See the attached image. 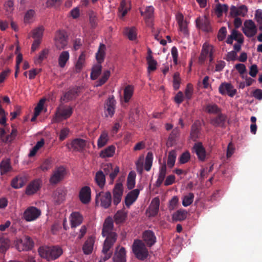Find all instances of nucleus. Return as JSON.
Listing matches in <instances>:
<instances>
[{
  "instance_id": "f03ea898",
  "label": "nucleus",
  "mask_w": 262,
  "mask_h": 262,
  "mask_svg": "<svg viewBox=\"0 0 262 262\" xmlns=\"http://www.w3.org/2000/svg\"><path fill=\"white\" fill-rule=\"evenodd\" d=\"M106 47L103 43H100L98 50L96 54V58L98 63L94 65L92 68L91 78L92 80H96L102 71L101 63L104 61L105 56Z\"/></svg>"
},
{
  "instance_id": "6ab92c4d",
  "label": "nucleus",
  "mask_w": 262,
  "mask_h": 262,
  "mask_svg": "<svg viewBox=\"0 0 262 262\" xmlns=\"http://www.w3.org/2000/svg\"><path fill=\"white\" fill-rule=\"evenodd\" d=\"M41 182L40 180H35L29 183L26 189V193L30 195L36 193L40 188Z\"/></svg>"
},
{
  "instance_id": "9d476101",
  "label": "nucleus",
  "mask_w": 262,
  "mask_h": 262,
  "mask_svg": "<svg viewBox=\"0 0 262 262\" xmlns=\"http://www.w3.org/2000/svg\"><path fill=\"white\" fill-rule=\"evenodd\" d=\"M18 251H28L33 247V243L31 238L28 236H25L22 239L18 241L16 244Z\"/></svg>"
},
{
  "instance_id": "7ed1b4c3",
  "label": "nucleus",
  "mask_w": 262,
  "mask_h": 262,
  "mask_svg": "<svg viewBox=\"0 0 262 262\" xmlns=\"http://www.w3.org/2000/svg\"><path fill=\"white\" fill-rule=\"evenodd\" d=\"M132 251L136 257L144 261L148 257L149 253L145 244L141 240H135L132 245Z\"/></svg>"
},
{
  "instance_id": "473e14b6",
  "label": "nucleus",
  "mask_w": 262,
  "mask_h": 262,
  "mask_svg": "<svg viewBox=\"0 0 262 262\" xmlns=\"http://www.w3.org/2000/svg\"><path fill=\"white\" fill-rule=\"evenodd\" d=\"M115 151V146L113 145L110 146L101 151L100 153V157L102 158L112 157L113 156Z\"/></svg>"
},
{
  "instance_id": "37998d69",
  "label": "nucleus",
  "mask_w": 262,
  "mask_h": 262,
  "mask_svg": "<svg viewBox=\"0 0 262 262\" xmlns=\"http://www.w3.org/2000/svg\"><path fill=\"white\" fill-rule=\"evenodd\" d=\"M214 10L217 16H220L223 12H227L228 6L226 4L222 5L219 3L216 5Z\"/></svg>"
},
{
  "instance_id": "72a5a7b5",
  "label": "nucleus",
  "mask_w": 262,
  "mask_h": 262,
  "mask_svg": "<svg viewBox=\"0 0 262 262\" xmlns=\"http://www.w3.org/2000/svg\"><path fill=\"white\" fill-rule=\"evenodd\" d=\"M179 130L178 128H176L172 130L167 142V145L168 146L171 147L176 143V139L179 135Z\"/></svg>"
},
{
  "instance_id": "f3484780",
  "label": "nucleus",
  "mask_w": 262,
  "mask_h": 262,
  "mask_svg": "<svg viewBox=\"0 0 262 262\" xmlns=\"http://www.w3.org/2000/svg\"><path fill=\"white\" fill-rule=\"evenodd\" d=\"M248 12V8L245 5H242L237 8L235 6H232L230 8V15L232 17L241 16L245 17Z\"/></svg>"
},
{
  "instance_id": "680f3d73",
  "label": "nucleus",
  "mask_w": 262,
  "mask_h": 262,
  "mask_svg": "<svg viewBox=\"0 0 262 262\" xmlns=\"http://www.w3.org/2000/svg\"><path fill=\"white\" fill-rule=\"evenodd\" d=\"M49 52V51L47 49H45L41 51L39 54L37 59H36V62L38 63L41 62L43 59L47 58Z\"/></svg>"
},
{
  "instance_id": "4d7b16f0",
  "label": "nucleus",
  "mask_w": 262,
  "mask_h": 262,
  "mask_svg": "<svg viewBox=\"0 0 262 262\" xmlns=\"http://www.w3.org/2000/svg\"><path fill=\"white\" fill-rule=\"evenodd\" d=\"M180 80L179 73L178 72L175 73L173 76V86L174 90H177L179 89Z\"/></svg>"
},
{
  "instance_id": "cd10ccee",
  "label": "nucleus",
  "mask_w": 262,
  "mask_h": 262,
  "mask_svg": "<svg viewBox=\"0 0 262 262\" xmlns=\"http://www.w3.org/2000/svg\"><path fill=\"white\" fill-rule=\"evenodd\" d=\"M113 262H126V253L125 248H121L116 250L113 257Z\"/></svg>"
},
{
  "instance_id": "de8ad7c7",
  "label": "nucleus",
  "mask_w": 262,
  "mask_h": 262,
  "mask_svg": "<svg viewBox=\"0 0 262 262\" xmlns=\"http://www.w3.org/2000/svg\"><path fill=\"white\" fill-rule=\"evenodd\" d=\"M194 194L193 193L190 192L188 195L184 196L182 204L184 206L187 207L192 204L193 201Z\"/></svg>"
},
{
  "instance_id": "a211bd4d",
  "label": "nucleus",
  "mask_w": 262,
  "mask_h": 262,
  "mask_svg": "<svg viewBox=\"0 0 262 262\" xmlns=\"http://www.w3.org/2000/svg\"><path fill=\"white\" fill-rule=\"evenodd\" d=\"M115 105L116 101L114 96L109 97L106 101L105 105V115L106 116H113L115 112Z\"/></svg>"
},
{
  "instance_id": "e2e57ef3",
  "label": "nucleus",
  "mask_w": 262,
  "mask_h": 262,
  "mask_svg": "<svg viewBox=\"0 0 262 262\" xmlns=\"http://www.w3.org/2000/svg\"><path fill=\"white\" fill-rule=\"evenodd\" d=\"M227 34V29L225 27H222L219 31L217 34V38L220 41H223L226 37Z\"/></svg>"
},
{
  "instance_id": "8fccbe9b",
  "label": "nucleus",
  "mask_w": 262,
  "mask_h": 262,
  "mask_svg": "<svg viewBox=\"0 0 262 262\" xmlns=\"http://www.w3.org/2000/svg\"><path fill=\"white\" fill-rule=\"evenodd\" d=\"M77 94V92L76 90H70L64 94L63 100L67 101L71 100L76 97Z\"/></svg>"
},
{
  "instance_id": "dca6fc26",
  "label": "nucleus",
  "mask_w": 262,
  "mask_h": 262,
  "mask_svg": "<svg viewBox=\"0 0 262 262\" xmlns=\"http://www.w3.org/2000/svg\"><path fill=\"white\" fill-rule=\"evenodd\" d=\"M13 128L10 135H6V131L4 129H0V139L5 143H10L13 141L17 136V130L12 126Z\"/></svg>"
},
{
  "instance_id": "20e7f679",
  "label": "nucleus",
  "mask_w": 262,
  "mask_h": 262,
  "mask_svg": "<svg viewBox=\"0 0 262 262\" xmlns=\"http://www.w3.org/2000/svg\"><path fill=\"white\" fill-rule=\"evenodd\" d=\"M123 204V209L117 211L114 216V221L117 224L124 223L127 218V211H125V206L129 208L131 206V191L128 192L126 195Z\"/></svg>"
},
{
  "instance_id": "ddd939ff",
  "label": "nucleus",
  "mask_w": 262,
  "mask_h": 262,
  "mask_svg": "<svg viewBox=\"0 0 262 262\" xmlns=\"http://www.w3.org/2000/svg\"><path fill=\"white\" fill-rule=\"evenodd\" d=\"M66 174V169L63 167L57 168L53 172L50 179L52 184H56L63 179Z\"/></svg>"
},
{
  "instance_id": "5fc2aeb1",
  "label": "nucleus",
  "mask_w": 262,
  "mask_h": 262,
  "mask_svg": "<svg viewBox=\"0 0 262 262\" xmlns=\"http://www.w3.org/2000/svg\"><path fill=\"white\" fill-rule=\"evenodd\" d=\"M200 129L195 124H193L191 126L190 136L192 140H195L199 137Z\"/></svg>"
},
{
  "instance_id": "a18cd8bd",
  "label": "nucleus",
  "mask_w": 262,
  "mask_h": 262,
  "mask_svg": "<svg viewBox=\"0 0 262 262\" xmlns=\"http://www.w3.org/2000/svg\"><path fill=\"white\" fill-rule=\"evenodd\" d=\"M147 61L148 66V71L150 72L155 71L157 69V61L150 55L147 57Z\"/></svg>"
},
{
  "instance_id": "f704fd0d",
  "label": "nucleus",
  "mask_w": 262,
  "mask_h": 262,
  "mask_svg": "<svg viewBox=\"0 0 262 262\" xmlns=\"http://www.w3.org/2000/svg\"><path fill=\"white\" fill-rule=\"evenodd\" d=\"M85 60V55L82 52L79 56L78 59L75 64V71L79 73L84 66Z\"/></svg>"
},
{
  "instance_id": "7c9ffc66",
  "label": "nucleus",
  "mask_w": 262,
  "mask_h": 262,
  "mask_svg": "<svg viewBox=\"0 0 262 262\" xmlns=\"http://www.w3.org/2000/svg\"><path fill=\"white\" fill-rule=\"evenodd\" d=\"M70 58V54L68 51H62L59 55L58 62L59 66L63 68Z\"/></svg>"
},
{
  "instance_id": "603ef678",
  "label": "nucleus",
  "mask_w": 262,
  "mask_h": 262,
  "mask_svg": "<svg viewBox=\"0 0 262 262\" xmlns=\"http://www.w3.org/2000/svg\"><path fill=\"white\" fill-rule=\"evenodd\" d=\"M63 2V0H47L46 2L47 8L59 7Z\"/></svg>"
},
{
  "instance_id": "6e6552de",
  "label": "nucleus",
  "mask_w": 262,
  "mask_h": 262,
  "mask_svg": "<svg viewBox=\"0 0 262 262\" xmlns=\"http://www.w3.org/2000/svg\"><path fill=\"white\" fill-rule=\"evenodd\" d=\"M242 31L248 37H253L257 33V27L251 19L246 20L244 23Z\"/></svg>"
},
{
  "instance_id": "338daca9",
  "label": "nucleus",
  "mask_w": 262,
  "mask_h": 262,
  "mask_svg": "<svg viewBox=\"0 0 262 262\" xmlns=\"http://www.w3.org/2000/svg\"><path fill=\"white\" fill-rule=\"evenodd\" d=\"M45 102V99H42L40 100L39 102L38 103L37 106L34 108V113L36 114L39 115L41 111L43 109V106Z\"/></svg>"
},
{
  "instance_id": "09e8293b",
  "label": "nucleus",
  "mask_w": 262,
  "mask_h": 262,
  "mask_svg": "<svg viewBox=\"0 0 262 262\" xmlns=\"http://www.w3.org/2000/svg\"><path fill=\"white\" fill-rule=\"evenodd\" d=\"M11 168L10 164L8 161H2L0 164V170L2 174L8 172Z\"/></svg>"
},
{
  "instance_id": "412c9836",
  "label": "nucleus",
  "mask_w": 262,
  "mask_h": 262,
  "mask_svg": "<svg viewBox=\"0 0 262 262\" xmlns=\"http://www.w3.org/2000/svg\"><path fill=\"white\" fill-rule=\"evenodd\" d=\"M70 221L71 228H75L82 223L83 216L78 212H74L70 215Z\"/></svg>"
},
{
  "instance_id": "9b49d317",
  "label": "nucleus",
  "mask_w": 262,
  "mask_h": 262,
  "mask_svg": "<svg viewBox=\"0 0 262 262\" xmlns=\"http://www.w3.org/2000/svg\"><path fill=\"white\" fill-rule=\"evenodd\" d=\"M219 93L222 95H228L233 97L236 93V90L230 83H222L219 88Z\"/></svg>"
},
{
  "instance_id": "c9c22d12",
  "label": "nucleus",
  "mask_w": 262,
  "mask_h": 262,
  "mask_svg": "<svg viewBox=\"0 0 262 262\" xmlns=\"http://www.w3.org/2000/svg\"><path fill=\"white\" fill-rule=\"evenodd\" d=\"M153 154L151 152H148L145 159L144 169L146 171H149L152 165Z\"/></svg>"
},
{
  "instance_id": "3c124183",
  "label": "nucleus",
  "mask_w": 262,
  "mask_h": 262,
  "mask_svg": "<svg viewBox=\"0 0 262 262\" xmlns=\"http://www.w3.org/2000/svg\"><path fill=\"white\" fill-rule=\"evenodd\" d=\"M144 156H141L136 162V169L138 172L141 174L143 171Z\"/></svg>"
},
{
  "instance_id": "5701e85b",
  "label": "nucleus",
  "mask_w": 262,
  "mask_h": 262,
  "mask_svg": "<svg viewBox=\"0 0 262 262\" xmlns=\"http://www.w3.org/2000/svg\"><path fill=\"white\" fill-rule=\"evenodd\" d=\"M143 238L146 245L150 247L156 242V237L153 231L146 230L143 232Z\"/></svg>"
},
{
  "instance_id": "393cba45",
  "label": "nucleus",
  "mask_w": 262,
  "mask_h": 262,
  "mask_svg": "<svg viewBox=\"0 0 262 262\" xmlns=\"http://www.w3.org/2000/svg\"><path fill=\"white\" fill-rule=\"evenodd\" d=\"M79 199L82 203L88 204L91 200V189L88 186L81 188L79 192Z\"/></svg>"
},
{
  "instance_id": "58836bf2",
  "label": "nucleus",
  "mask_w": 262,
  "mask_h": 262,
  "mask_svg": "<svg viewBox=\"0 0 262 262\" xmlns=\"http://www.w3.org/2000/svg\"><path fill=\"white\" fill-rule=\"evenodd\" d=\"M108 140V134L105 132H103L99 137L97 141L98 148H102L105 146Z\"/></svg>"
},
{
  "instance_id": "1a4fd4ad",
  "label": "nucleus",
  "mask_w": 262,
  "mask_h": 262,
  "mask_svg": "<svg viewBox=\"0 0 262 262\" xmlns=\"http://www.w3.org/2000/svg\"><path fill=\"white\" fill-rule=\"evenodd\" d=\"M41 214L39 209L35 207H30L28 208L24 213V218L28 222H31L37 219Z\"/></svg>"
},
{
  "instance_id": "f257e3e1",
  "label": "nucleus",
  "mask_w": 262,
  "mask_h": 262,
  "mask_svg": "<svg viewBox=\"0 0 262 262\" xmlns=\"http://www.w3.org/2000/svg\"><path fill=\"white\" fill-rule=\"evenodd\" d=\"M114 224L111 217L106 218L104 222L102 230V235L106 238L103 243L102 250L103 256H101L100 262H104L111 258L112 255L111 248L116 242L117 238V234L113 231Z\"/></svg>"
},
{
  "instance_id": "2eb2a0df",
  "label": "nucleus",
  "mask_w": 262,
  "mask_h": 262,
  "mask_svg": "<svg viewBox=\"0 0 262 262\" xmlns=\"http://www.w3.org/2000/svg\"><path fill=\"white\" fill-rule=\"evenodd\" d=\"M160 206V200L158 197L153 199L147 210L149 217H154L157 215Z\"/></svg>"
},
{
  "instance_id": "aec40b11",
  "label": "nucleus",
  "mask_w": 262,
  "mask_h": 262,
  "mask_svg": "<svg viewBox=\"0 0 262 262\" xmlns=\"http://www.w3.org/2000/svg\"><path fill=\"white\" fill-rule=\"evenodd\" d=\"M212 50H213V46L207 43L203 45L200 56L199 58V62L200 64H203L205 61L207 56L209 55Z\"/></svg>"
},
{
  "instance_id": "4468645a",
  "label": "nucleus",
  "mask_w": 262,
  "mask_h": 262,
  "mask_svg": "<svg viewBox=\"0 0 262 262\" xmlns=\"http://www.w3.org/2000/svg\"><path fill=\"white\" fill-rule=\"evenodd\" d=\"M86 143L85 140L76 138L73 140L70 144H68L67 146L70 149H72L75 151H81L85 148Z\"/></svg>"
},
{
  "instance_id": "bf43d9fd",
  "label": "nucleus",
  "mask_w": 262,
  "mask_h": 262,
  "mask_svg": "<svg viewBox=\"0 0 262 262\" xmlns=\"http://www.w3.org/2000/svg\"><path fill=\"white\" fill-rule=\"evenodd\" d=\"M178 25L179 31L183 34L185 37H188L189 36V31L187 27V22L185 21Z\"/></svg>"
},
{
  "instance_id": "0eeeda50",
  "label": "nucleus",
  "mask_w": 262,
  "mask_h": 262,
  "mask_svg": "<svg viewBox=\"0 0 262 262\" xmlns=\"http://www.w3.org/2000/svg\"><path fill=\"white\" fill-rule=\"evenodd\" d=\"M54 44L59 50L64 49L68 45V36L64 30H58L54 37Z\"/></svg>"
},
{
  "instance_id": "6e6d98bb",
  "label": "nucleus",
  "mask_w": 262,
  "mask_h": 262,
  "mask_svg": "<svg viewBox=\"0 0 262 262\" xmlns=\"http://www.w3.org/2000/svg\"><path fill=\"white\" fill-rule=\"evenodd\" d=\"M190 159V155L188 151H185L181 154L179 158L180 164H185L189 161Z\"/></svg>"
},
{
  "instance_id": "052dcab7",
  "label": "nucleus",
  "mask_w": 262,
  "mask_h": 262,
  "mask_svg": "<svg viewBox=\"0 0 262 262\" xmlns=\"http://www.w3.org/2000/svg\"><path fill=\"white\" fill-rule=\"evenodd\" d=\"M131 99V86H127L124 90V101L125 102H128Z\"/></svg>"
},
{
  "instance_id": "13d9d810",
  "label": "nucleus",
  "mask_w": 262,
  "mask_h": 262,
  "mask_svg": "<svg viewBox=\"0 0 262 262\" xmlns=\"http://www.w3.org/2000/svg\"><path fill=\"white\" fill-rule=\"evenodd\" d=\"M113 194H123V186L120 182H118L114 186L112 191Z\"/></svg>"
},
{
  "instance_id": "b1692460",
  "label": "nucleus",
  "mask_w": 262,
  "mask_h": 262,
  "mask_svg": "<svg viewBox=\"0 0 262 262\" xmlns=\"http://www.w3.org/2000/svg\"><path fill=\"white\" fill-rule=\"evenodd\" d=\"M154 8L152 6H148L143 12L141 11V15L144 17L145 21L148 26L152 25L154 17Z\"/></svg>"
},
{
  "instance_id": "f8f14e48",
  "label": "nucleus",
  "mask_w": 262,
  "mask_h": 262,
  "mask_svg": "<svg viewBox=\"0 0 262 262\" xmlns=\"http://www.w3.org/2000/svg\"><path fill=\"white\" fill-rule=\"evenodd\" d=\"M227 119V115L221 112L217 114L215 117L210 119V123L214 127L224 128L226 126Z\"/></svg>"
},
{
  "instance_id": "864d4df0",
  "label": "nucleus",
  "mask_w": 262,
  "mask_h": 262,
  "mask_svg": "<svg viewBox=\"0 0 262 262\" xmlns=\"http://www.w3.org/2000/svg\"><path fill=\"white\" fill-rule=\"evenodd\" d=\"M119 172V168L118 166H116L113 168V170L111 171L109 174L110 182L109 184L112 185L114 183V181Z\"/></svg>"
},
{
  "instance_id": "e433bc0d",
  "label": "nucleus",
  "mask_w": 262,
  "mask_h": 262,
  "mask_svg": "<svg viewBox=\"0 0 262 262\" xmlns=\"http://www.w3.org/2000/svg\"><path fill=\"white\" fill-rule=\"evenodd\" d=\"M177 158L176 151L174 150L170 151L167 158V166L169 168H172L175 164Z\"/></svg>"
},
{
  "instance_id": "69168bd1",
  "label": "nucleus",
  "mask_w": 262,
  "mask_h": 262,
  "mask_svg": "<svg viewBox=\"0 0 262 262\" xmlns=\"http://www.w3.org/2000/svg\"><path fill=\"white\" fill-rule=\"evenodd\" d=\"M125 2L122 0L120 3V5L118 8L119 12L121 14V17H124L127 13V9L125 8Z\"/></svg>"
},
{
  "instance_id": "39448f33",
  "label": "nucleus",
  "mask_w": 262,
  "mask_h": 262,
  "mask_svg": "<svg viewBox=\"0 0 262 262\" xmlns=\"http://www.w3.org/2000/svg\"><path fill=\"white\" fill-rule=\"evenodd\" d=\"M73 113V110L71 106L61 105L56 110L54 115V121L60 122L71 117Z\"/></svg>"
},
{
  "instance_id": "0e129e2a",
  "label": "nucleus",
  "mask_w": 262,
  "mask_h": 262,
  "mask_svg": "<svg viewBox=\"0 0 262 262\" xmlns=\"http://www.w3.org/2000/svg\"><path fill=\"white\" fill-rule=\"evenodd\" d=\"M193 88L190 84H187V86L185 91V97L187 100H190L192 96Z\"/></svg>"
},
{
  "instance_id": "423d86ee",
  "label": "nucleus",
  "mask_w": 262,
  "mask_h": 262,
  "mask_svg": "<svg viewBox=\"0 0 262 262\" xmlns=\"http://www.w3.org/2000/svg\"><path fill=\"white\" fill-rule=\"evenodd\" d=\"M96 203L97 205H100L105 208H108L111 204L112 198L110 191H101L96 195Z\"/></svg>"
},
{
  "instance_id": "79ce46f5",
  "label": "nucleus",
  "mask_w": 262,
  "mask_h": 262,
  "mask_svg": "<svg viewBox=\"0 0 262 262\" xmlns=\"http://www.w3.org/2000/svg\"><path fill=\"white\" fill-rule=\"evenodd\" d=\"M232 38L237 41L239 43L244 42V36L243 34L239 32L236 29H233L230 34Z\"/></svg>"
},
{
  "instance_id": "c756f323",
  "label": "nucleus",
  "mask_w": 262,
  "mask_h": 262,
  "mask_svg": "<svg viewBox=\"0 0 262 262\" xmlns=\"http://www.w3.org/2000/svg\"><path fill=\"white\" fill-rule=\"evenodd\" d=\"M95 180L97 185L103 189L105 184V176L102 170H99L96 173Z\"/></svg>"
},
{
  "instance_id": "bb28decb",
  "label": "nucleus",
  "mask_w": 262,
  "mask_h": 262,
  "mask_svg": "<svg viewBox=\"0 0 262 262\" xmlns=\"http://www.w3.org/2000/svg\"><path fill=\"white\" fill-rule=\"evenodd\" d=\"M193 149L198 159L201 161H204L206 158V150L202 143H195L193 146Z\"/></svg>"
},
{
  "instance_id": "a19ab883",
  "label": "nucleus",
  "mask_w": 262,
  "mask_h": 262,
  "mask_svg": "<svg viewBox=\"0 0 262 262\" xmlns=\"http://www.w3.org/2000/svg\"><path fill=\"white\" fill-rule=\"evenodd\" d=\"M50 247H41L38 249V253L40 256L48 260H50Z\"/></svg>"
},
{
  "instance_id": "4c0bfd02",
  "label": "nucleus",
  "mask_w": 262,
  "mask_h": 262,
  "mask_svg": "<svg viewBox=\"0 0 262 262\" xmlns=\"http://www.w3.org/2000/svg\"><path fill=\"white\" fill-rule=\"evenodd\" d=\"M50 260H54L59 257L62 253V249L59 247H50Z\"/></svg>"
},
{
  "instance_id": "ea45409f",
  "label": "nucleus",
  "mask_w": 262,
  "mask_h": 262,
  "mask_svg": "<svg viewBox=\"0 0 262 262\" xmlns=\"http://www.w3.org/2000/svg\"><path fill=\"white\" fill-rule=\"evenodd\" d=\"M187 212L185 210L180 209L172 215L174 221H181L184 220L187 216Z\"/></svg>"
},
{
  "instance_id": "774afa93",
  "label": "nucleus",
  "mask_w": 262,
  "mask_h": 262,
  "mask_svg": "<svg viewBox=\"0 0 262 262\" xmlns=\"http://www.w3.org/2000/svg\"><path fill=\"white\" fill-rule=\"evenodd\" d=\"M237 53L234 51H232L227 53L226 60L228 61H235L236 59Z\"/></svg>"
},
{
  "instance_id": "4be33fe9",
  "label": "nucleus",
  "mask_w": 262,
  "mask_h": 262,
  "mask_svg": "<svg viewBox=\"0 0 262 262\" xmlns=\"http://www.w3.org/2000/svg\"><path fill=\"white\" fill-rule=\"evenodd\" d=\"M204 111L209 114L217 115L222 112V110L215 103H208L203 107Z\"/></svg>"
},
{
  "instance_id": "2f4dec72",
  "label": "nucleus",
  "mask_w": 262,
  "mask_h": 262,
  "mask_svg": "<svg viewBox=\"0 0 262 262\" xmlns=\"http://www.w3.org/2000/svg\"><path fill=\"white\" fill-rule=\"evenodd\" d=\"M196 24L197 27L202 29L203 31L208 32L211 30L210 23L207 19L201 20L197 19L196 20Z\"/></svg>"
},
{
  "instance_id": "49530a36",
  "label": "nucleus",
  "mask_w": 262,
  "mask_h": 262,
  "mask_svg": "<svg viewBox=\"0 0 262 262\" xmlns=\"http://www.w3.org/2000/svg\"><path fill=\"white\" fill-rule=\"evenodd\" d=\"M44 28L42 26H39V27L34 29L32 31V37L33 38H42Z\"/></svg>"
},
{
  "instance_id": "c85d7f7f",
  "label": "nucleus",
  "mask_w": 262,
  "mask_h": 262,
  "mask_svg": "<svg viewBox=\"0 0 262 262\" xmlns=\"http://www.w3.org/2000/svg\"><path fill=\"white\" fill-rule=\"evenodd\" d=\"M26 183V178L24 177L18 176L11 181V185L14 189H18L23 187Z\"/></svg>"
},
{
  "instance_id": "c03bdc74",
  "label": "nucleus",
  "mask_w": 262,
  "mask_h": 262,
  "mask_svg": "<svg viewBox=\"0 0 262 262\" xmlns=\"http://www.w3.org/2000/svg\"><path fill=\"white\" fill-rule=\"evenodd\" d=\"M10 247V241L4 237L0 238V253L6 252Z\"/></svg>"
},
{
  "instance_id": "a878e982",
  "label": "nucleus",
  "mask_w": 262,
  "mask_h": 262,
  "mask_svg": "<svg viewBox=\"0 0 262 262\" xmlns=\"http://www.w3.org/2000/svg\"><path fill=\"white\" fill-rule=\"evenodd\" d=\"M95 238L93 236L89 237L82 246V250L85 254H91L94 248Z\"/></svg>"
}]
</instances>
